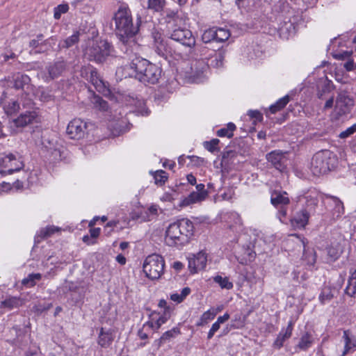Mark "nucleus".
Wrapping results in <instances>:
<instances>
[{"mask_svg":"<svg viewBox=\"0 0 356 356\" xmlns=\"http://www.w3.org/2000/svg\"><path fill=\"white\" fill-rule=\"evenodd\" d=\"M116 73L124 78L134 76L144 83L155 84L161 76L162 70L145 58L136 57L129 65L119 67Z\"/></svg>","mask_w":356,"mask_h":356,"instance_id":"f257e3e1","label":"nucleus"},{"mask_svg":"<svg viewBox=\"0 0 356 356\" xmlns=\"http://www.w3.org/2000/svg\"><path fill=\"white\" fill-rule=\"evenodd\" d=\"M193 222L186 218L171 223L165 232V242L169 246H179L187 243L193 234Z\"/></svg>","mask_w":356,"mask_h":356,"instance_id":"f03ea898","label":"nucleus"},{"mask_svg":"<svg viewBox=\"0 0 356 356\" xmlns=\"http://www.w3.org/2000/svg\"><path fill=\"white\" fill-rule=\"evenodd\" d=\"M113 19L115 31L120 41L127 43L138 31V25H134L131 11L126 6H120L115 13Z\"/></svg>","mask_w":356,"mask_h":356,"instance_id":"7ed1b4c3","label":"nucleus"},{"mask_svg":"<svg viewBox=\"0 0 356 356\" xmlns=\"http://www.w3.org/2000/svg\"><path fill=\"white\" fill-rule=\"evenodd\" d=\"M336 156L329 150L316 153L311 162V170L314 175L320 176L330 171L335 167Z\"/></svg>","mask_w":356,"mask_h":356,"instance_id":"20e7f679","label":"nucleus"},{"mask_svg":"<svg viewBox=\"0 0 356 356\" xmlns=\"http://www.w3.org/2000/svg\"><path fill=\"white\" fill-rule=\"evenodd\" d=\"M164 266V259L159 254H153L145 259L143 268L148 278L156 280L163 273Z\"/></svg>","mask_w":356,"mask_h":356,"instance_id":"39448f33","label":"nucleus"},{"mask_svg":"<svg viewBox=\"0 0 356 356\" xmlns=\"http://www.w3.org/2000/svg\"><path fill=\"white\" fill-rule=\"evenodd\" d=\"M111 45L106 40L92 41L86 49L90 60L103 63L111 54Z\"/></svg>","mask_w":356,"mask_h":356,"instance_id":"423d86ee","label":"nucleus"},{"mask_svg":"<svg viewBox=\"0 0 356 356\" xmlns=\"http://www.w3.org/2000/svg\"><path fill=\"white\" fill-rule=\"evenodd\" d=\"M24 166L22 158L18 154L13 153L0 154V175L2 177L19 171Z\"/></svg>","mask_w":356,"mask_h":356,"instance_id":"0eeeda50","label":"nucleus"},{"mask_svg":"<svg viewBox=\"0 0 356 356\" xmlns=\"http://www.w3.org/2000/svg\"><path fill=\"white\" fill-rule=\"evenodd\" d=\"M170 38L183 45L188 47H193L195 44V39L192 32L181 25L175 26L173 28L168 29Z\"/></svg>","mask_w":356,"mask_h":356,"instance_id":"6e6552de","label":"nucleus"},{"mask_svg":"<svg viewBox=\"0 0 356 356\" xmlns=\"http://www.w3.org/2000/svg\"><path fill=\"white\" fill-rule=\"evenodd\" d=\"M270 202L275 207L279 209L278 217L282 221V218H284L286 216L287 211L286 207L290 202L287 193L280 191H273L270 196Z\"/></svg>","mask_w":356,"mask_h":356,"instance_id":"1a4fd4ad","label":"nucleus"},{"mask_svg":"<svg viewBox=\"0 0 356 356\" xmlns=\"http://www.w3.org/2000/svg\"><path fill=\"white\" fill-rule=\"evenodd\" d=\"M354 106L353 99L346 90L339 92L336 99L335 110L337 114L342 115L349 113Z\"/></svg>","mask_w":356,"mask_h":356,"instance_id":"9d476101","label":"nucleus"},{"mask_svg":"<svg viewBox=\"0 0 356 356\" xmlns=\"http://www.w3.org/2000/svg\"><path fill=\"white\" fill-rule=\"evenodd\" d=\"M88 124L81 119L72 120L67 127V134L72 139L83 138L87 132Z\"/></svg>","mask_w":356,"mask_h":356,"instance_id":"9b49d317","label":"nucleus"},{"mask_svg":"<svg viewBox=\"0 0 356 356\" xmlns=\"http://www.w3.org/2000/svg\"><path fill=\"white\" fill-rule=\"evenodd\" d=\"M65 69L66 64L63 60L56 61L49 64L41 72V76L44 81L49 82L60 76Z\"/></svg>","mask_w":356,"mask_h":356,"instance_id":"f8f14e48","label":"nucleus"},{"mask_svg":"<svg viewBox=\"0 0 356 356\" xmlns=\"http://www.w3.org/2000/svg\"><path fill=\"white\" fill-rule=\"evenodd\" d=\"M266 159L278 170L282 171L286 166L285 153L281 150H274L266 154Z\"/></svg>","mask_w":356,"mask_h":356,"instance_id":"ddd939ff","label":"nucleus"},{"mask_svg":"<svg viewBox=\"0 0 356 356\" xmlns=\"http://www.w3.org/2000/svg\"><path fill=\"white\" fill-rule=\"evenodd\" d=\"M312 213V207L309 210L302 209L296 212L291 220V225L296 228H304L308 222L309 216Z\"/></svg>","mask_w":356,"mask_h":356,"instance_id":"4468645a","label":"nucleus"},{"mask_svg":"<svg viewBox=\"0 0 356 356\" xmlns=\"http://www.w3.org/2000/svg\"><path fill=\"white\" fill-rule=\"evenodd\" d=\"M38 113L36 111H29L22 113L14 120V123L17 127H24L30 124L38 122Z\"/></svg>","mask_w":356,"mask_h":356,"instance_id":"2eb2a0df","label":"nucleus"},{"mask_svg":"<svg viewBox=\"0 0 356 356\" xmlns=\"http://www.w3.org/2000/svg\"><path fill=\"white\" fill-rule=\"evenodd\" d=\"M207 66L202 61H196L191 67V79L194 83H200L203 81L205 75L204 72Z\"/></svg>","mask_w":356,"mask_h":356,"instance_id":"dca6fc26","label":"nucleus"},{"mask_svg":"<svg viewBox=\"0 0 356 356\" xmlns=\"http://www.w3.org/2000/svg\"><path fill=\"white\" fill-rule=\"evenodd\" d=\"M293 325L294 322L293 321H290L286 329L281 330L274 341L273 346L275 348L280 349L283 346L284 342L291 337L293 329Z\"/></svg>","mask_w":356,"mask_h":356,"instance_id":"f3484780","label":"nucleus"},{"mask_svg":"<svg viewBox=\"0 0 356 356\" xmlns=\"http://www.w3.org/2000/svg\"><path fill=\"white\" fill-rule=\"evenodd\" d=\"M13 81L15 88L25 90L26 93L31 90V79L28 75L19 73L15 76Z\"/></svg>","mask_w":356,"mask_h":356,"instance_id":"a211bd4d","label":"nucleus"},{"mask_svg":"<svg viewBox=\"0 0 356 356\" xmlns=\"http://www.w3.org/2000/svg\"><path fill=\"white\" fill-rule=\"evenodd\" d=\"M327 261L332 262L336 261L343 252V247L340 243H332L326 248Z\"/></svg>","mask_w":356,"mask_h":356,"instance_id":"6ab92c4d","label":"nucleus"},{"mask_svg":"<svg viewBox=\"0 0 356 356\" xmlns=\"http://www.w3.org/2000/svg\"><path fill=\"white\" fill-rule=\"evenodd\" d=\"M165 19L168 29L183 24V19L179 15L178 12L175 10H168Z\"/></svg>","mask_w":356,"mask_h":356,"instance_id":"aec40b11","label":"nucleus"},{"mask_svg":"<svg viewBox=\"0 0 356 356\" xmlns=\"http://www.w3.org/2000/svg\"><path fill=\"white\" fill-rule=\"evenodd\" d=\"M205 199L204 193L193 191L181 201L180 206L187 207L193 204L201 202Z\"/></svg>","mask_w":356,"mask_h":356,"instance_id":"412c9836","label":"nucleus"},{"mask_svg":"<svg viewBox=\"0 0 356 356\" xmlns=\"http://www.w3.org/2000/svg\"><path fill=\"white\" fill-rule=\"evenodd\" d=\"M342 338L344 341V350L341 356H345L350 353L353 348L356 347V339L353 336L350 335L348 330L343 331Z\"/></svg>","mask_w":356,"mask_h":356,"instance_id":"4be33fe9","label":"nucleus"},{"mask_svg":"<svg viewBox=\"0 0 356 356\" xmlns=\"http://www.w3.org/2000/svg\"><path fill=\"white\" fill-rule=\"evenodd\" d=\"M24 304L22 298L15 296H10L1 302L0 308H6L8 310L18 308Z\"/></svg>","mask_w":356,"mask_h":356,"instance_id":"5701e85b","label":"nucleus"},{"mask_svg":"<svg viewBox=\"0 0 356 356\" xmlns=\"http://www.w3.org/2000/svg\"><path fill=\"white\" fill-rule=\"evenodd\" d=\"M113 341V336L111 330L104 331V328H101L99 337L98 344L102 348L108 347Z\"/></svg>","mask_w":356,"mask_h":356,"instance_id":"b1692460","label":"nucleus"},{"mask_svg":"<svg viewBox=\"0 0 356 356\" xmlns=\"http://www.w3.org/2000/svg\"><path fill=\"white\" fill-rule=\"evenodd\" d=\"M225 52L224 50H219L218 51L213 52V55H212L209 58L208 65L215 67L219 68L223 65V60L225 58Z\"/></svg>","mask_w":356,"mask_h":356,"instance_id":"393cba45","label":"nucleus"},{"mask_svg":"<svg viewBox=\"0 0 356 356\" xmlns=\"http://www.w3.org/2000/svg\"><path fill=\"white\" fill-rule=\"evenodd\" d=\"M332 88L333 86L330 81L327 80V79H323L318 85L317 97L319 99H323L325 96L331 92Z\"/></svg>","mask_w":356,"mask_h":356,"instance_id":"a878e982","label":"nucleus"},{"mask_svg":"<svg viewBox=\"0 0 356 356\" xmlns=\"http://www.w3.org/2000/svg\"><path fill=\"white\" fill-rule=\"evenodd\" d=\"M314 341L313 336L310 333L306 332L300 337L297 347L302 350H307L312 346Z\"/></svg>","mask_w":356,"mask_h":356,"instance_id":"bb28decb","label":"nucleus"},{"mask_svg":"<svg viewBox=\"0 0 356 356\" xmlns=\"http://www.w3.org/2000/svg\"><path fill=\"white\" fill-rule=\"evenodd\" d=\"M42 144L47 151L50 152L51 154L54 156V159L60 160L61 159V152L59 148L54 144L53 141L47 140L45 139L43 140Z\"/></svg>","mask_w":356,"mask_h":356,"instance_id":"cd10ccee","label":"nucleus"},{"mask_svg":"<svg viewBox=\"0 0 356 356\" xmlns=\"http://www.w3.org/2000/svg\"><path fill=\"white\" fill-rule=\"evenodd\" d=\"M327 198L330 200L332 204L334 206L333 216L339 218L344 213V207L342 202L339 198L333 196H330Z\"/></svg>","mask_w":356,"mask_h":356,"instance_id":"c85d7f7f","label":"nucleus"},{"mask_svg":"<svg viewBox=\"0 0 356 356\" xmlns=\"http://www.w3.org/2000/svg\"><path fill=\"white\" fill-rule=\"evenodd\" d=\"M1 104L3 105L5 112L8 115H12L19 110V103L17 101L12 100L11 102H6V99H1Z\"/></svg>","mask_w":356,"mask_h":356,"instance_id":"c756f323","label":"nucleus"},{"mask_svg":"<svg viewBox=\"0 0 356 356\" xmlns=\"http://www.w3.org/2000/svg\"><path fill=\"white\" fill-rule=\"evenodd\" d=\"M79 35L80 33L79 31L74 32L71 36L67 38L63 41H60L59 43V47L60 48H65L68 49L75 44L78 43L79 40Z\"/></svg>","mask_w":356,"mask_h":356,"instance_id":"7c9ffc66","label":"nucleus"},{"mask_svg":"<svg viewBox=\"0 0 356 356\" xmlns=\"http://www.w3.org/2000/svg\"><path fill=\"white\" fill-rule=\"evenodd\" d=\"M217 312H215L213 308L207 310L201 316L200 321L197 323V325L204 326L207 324L209 321L213 320Z\"/></svg>","mask_w":356,"mask_h":356,"instance_id":"2f4dec72","label":"nucleus"},{"mask_svg":"<svg viewBox=\"0 0 356 356\" xmlns=\"http://www.w3.org/2000/svg\"><path fill=\"white\" fill-rule=\"evenodd\" d=\"M179 334L180 330L178 327H173L172 330L164 332L163 335L160 337V339L158 340L159 346H161L167 341L170 340L171 338H173Z\"/></svg>","mask_w":356,"mask_h":356,"instance_id":"473e14b6","label":"nucleus"},{"mask_svg":"<svg viewBox=\"0 0 356 356\" xmlns=\"http://www.w3.org/2000/svg\"><path fill=\"white\" fill-rule=\"evenodd\" d=\"M289 102V95H286L277 100L274 104L271 105L269 110L272 113H275L284 108Z\"/></svg>","mask_w":356,"mask_h":356,"instance_id":"72a5a7b5","label":"nucleus"},{"mask_svg":"<svg viewBox=\"0 0 356 356\" xmlns=\"http://www.w3.org/2000/svg\"><path fill=\"white\" fill-rule=\"evenodd\" d=\"M236 129V126L234 123L229 122L226 127L222 128L217 131V136L219 137H227L231 138L234 136V131Z\"/></svg>","mask_w":356,"mask_h":356,"instance_id":"f704fd0d","label":"nucleus"},{"mask_svg":"<svg viewBox=\"0 0 356 356\" xmlns=\"http://www.w3.org/2000/svg\"><path fill=\"white\" fill-rule=\"evenodd\" d=\"M154 42L155 51L158 55L165 56L166 53V47L163 43V40L161 38L160 35L156 34V35L154 36Z\"/></svg>","mask_w":356,"mask_h":356,"instance_id":"c9c22d12","label":"nucleus"},{"mask_svg":"<svg viewBox=\"0 0 356 356\" xmlns=\"http://www.w3.org/2000/svg\"><path fill=\"white\" fill-rule=\"evenodd\" d=\"M333 297L334 294L332 289L330 287L325 286L322 289L319 295V300L321 304L324 305L331 301Z\"/></svg>","mask_w":356,"mask_h":356,"instance_id":"e433bc0d","label":"nucleus"},{"mask_svg":"<svg viewBox=\"0 0 356 356\" xmlns=\"http://www.w3.org/2000/svg\"><path fill=\"white\" fill-rule=\"evenodd\" d=\"M191 290L189 287L182 289L180 293H173L170 295V299L177 303H181L190 294Z\"/></svg>","mask_w":356,"mask_h":356,"instance_id":"4c0bfd02","label":"nucleus"},{"mask_svg":"<svg viewBox=\"0 0 356 356\" xmlns=\"http://www.w3.org/2000/svg\"><path fill=\"white\" fill-rule=\"evenodd\" d=\"M245 325V318H242L240 315L235 316L234 318L232 319L230 326L231 329H240L244 327ZM224 330L225 334L227 333L229 331V329H228V327H226Z\"/></svg>","mask_w":356,"mask_h":356,"instance_id":"58836bf2","label":"nucleus"},{"mask_svg":"<svg viewBox=\"0 0 356 356\" xmlns=\"http://www.w3.org/2000/svg\"><path fill=\"white\" fill-rule=\"evenodd\" d=\"M165 4V0H147V8L155 12H160L163 9Z\"/></svg>","mask_w":356,"mask_h":356,"instance_id":"ea45409f","label":"nucleus"},{"mask_svg":"<svg viewBox=\"0 0 356 356\" xmlns=\"http://www.w3.org/2000/svg\"><path fill=\"white\" fill-rule=\"evenodd\" d=\"M193 258L196 262L197 270H200L205 268L207 261L206 253L200 252L196 255H195Z\"/></svg>","mask_w":356,"mask_h":356,"instance_id":"a19ab883","label":"nucleus"},{"mask_svg":"<svg viewBox=\"0 0 356 356\" xmlns=\"http://www.w3.org/2000/svg\"><path fill=\"white\" fill-rule=\"evenodd\" d=\"M213 280L216 283L218 284L222 289H231L234 286L232 282H231L227 277H222L220 275H216L213 277Z\"/></svg>","mask_w":356,"mask_h":356,"instance_id":"79ce46f5","label":"nucleus"},{"mask_svg":"<svg viewBox=\"0 0 356 356\" xmlns=\"http://www.w3.org/2000/svg\"><path fill=\"white\" fill-rule=\"evenodd\" d=\"M215 35L216 41L224 42L229 38L230 33L227 29L219 28L216 29H215Z\"/></svg>","mask_w":356,"mask_h":356,"instance_id":"37998d69","label":"nucleus"},{"mask_svg":"<svg viewBox=\"0 0 356 356\" xmlns=\"http://www.w3.org/2000/svg\"><path fill=\"white\" fill-rule=\"evenodd\" d=\"M154 182L156 185L162 186L168 179L167 173L162 170H157L153 174Z\"/></svg>","mask_w":356,"mask_h":356,"instance_id":"c03bdc74","label":"nucleus"},{"mask_svg":"<svg viewBox=\"0 0 356 356\" xmlns=\"http://www.w3.org/2000/svg\"><path fill=\"white\" fill-rule=\"evenodd\" d=\"M302 259L306 261L307 264L314 266L316 260V252L313 250H306L304 249Z\"/></svg>","mask_w":356,"mask_h":356,"instance_id":"a18cd8bd","label":"nucleus"},{"mask_svg":"<svg viewBox=\"0 0 356 356\" xmlns=\"http://www.w3.org/2000/svg\"><path fill=\"white\" fill-rule=\"evenodd\" d=\"M41 278L42 275L40 273H32L22 280V284L29 286H33L35 284V281H38Z\"/></svg>","mask_w":356,"mask_h":356,"instance_id":"49530a36","label":"nucleus"},{"mask_svg":"<svg viewBox=\"0 0 356 356\" xmlns=\"http://www.w3.org/2000/svg\"><path fill=\"white\" fill-rule=\"evenodd\" d=\"M92 103L95 108L102 111H106L108 108L107 102L99 96H94Z\"/></svg>","mask_w":356,"mask_h":356,"instance_id":"de8ad7c7","label":"nucleus"},{"mask_svg":"<svg viewBox=\"0 0 356 356\" xmlns=\"http://www.w3.org/2000/svg\"><path fill=\"white\" fill-rule=\"evenodd\" d=\"M202 40L204 43H208L213 40L216 41L215 29L206 30L202 35Z\"/></svg>","mask_w":356,"mask_h":356,"instance_id":"09e8293b","label":"nucleus"},{"mask_svg":"<svg viewBox=\"0 0 356 356\" xmlns=\"http://www.w3.org/2000/svg\"><path fill=\"white\" fill-rule=\"evenodd\" d=\"M60 228L55 226H48L45 229L40 231V236L42 238H46L51 236L55 232H59Z\"/></svg>","mask_w":356,"mask_h":356,"instance_id":"8fccbe9b","label":"nucleus"},{"mask_svg":"<svg viewBox=\"0 0 356 356\" xmlns=\"http://www.w3.org/2000/svg\"><path fill=\"white\" fill-rule=\"evenodd\" d=\"M220 140L217 138L212 139L210 141H206L204 143V147L209 152H214L218 149V145Z\"/></svg>","mask_w":356,"mask_h":356,"instance_id":"3c124183","label":"nucleus"},{"mask_svg":"<svg viewBox=\"0 0 356 356\" xmlns=\"http://www.w3.org/2000/svg\"><path fill=\"white\" fill-rule=\"evenodd\" d=\"M306 207L304 209L309 210V208L312 207V212H314L315 210V207L317 206L318 203V198L316 196L309 195L306 197Z\"/></svg>","mask_w":356,"mask_h":356,"instance_id":"603ef678","label":"nucleus"},{"mask_svg":"<svg viewBox=\"0 0 356 356\" xmlns=\"http://www.w3.org/2000/svg\"><path fill=\"white\" fill-rule=\"evenodd\" d=\"M69 6L67 4H60L54 8V17L56 19L60 18L61 14L68 11Z\"/></svg>","mask_w":356,"mask_h":356,"instance_id":"864d4df0","label":"nucleus"},{"mask_svg":"<svg viewBox=\"0 0 356 356\" xmlns=\"http://www.w3.org/2000/svg\"><path fill=\"white\" fill-rule=\"evenodd\" d=\"M345 291L350 296H354L356 293V281H353L349 278Z\"/></svg>","mask_w":356,"mask_h":356,"instance_id":"5fc2aeb1","label":"nucleus"},{"mask_svg":"<svg viewBox=\"0 0 356 356\" xmlns=\"http://www.w3.org/2000/svg\"><path fill=\"white\" fill-rule=\"evenodd\" d=\"M355 132H356V124H354L351 127L347 128L345 131H341L339 134V137L340 138L344 139V138L349 137L350 136H351L352 134H353Z\"/></svg>","mask_w":356,"mask_h":356,"instance_id":"6e6d98bb","label":"nucleus"},{"mask_svg":"<svg viewBox=\"0 0 356 356\" xmlns=\"http://www.w3.org/2000/svg\"><path fill=\"white\" fill-rule=\"evenodd\" d=\"M343 67L347 71H352L356 69V62L354 57L348 58V60L344 63Z\"/></svg>","mask_w":356,"mask_h":356,"instance_id":"4d7b16f0","label":"nucleus"},{"mask_svg":"<svg viewBox=\"0 0 356 356\" xmlns=\"http://www.w3.org/2000/svg\"><path fill=\"white\" fill-rule=\"evenodd\" d=\"M21 103L24 108H30L33 105V99L29 94L26 95V97L24 98V99H23V97H22Z\"/></svg>","mask_w":356,"mask_h":356,"instance_id":"13d9d810","label":"nucleus"},{"mask_svg":"<svg viewBox=\"0 0 356 356\" xmlns=\"http://www.w3.org/2000/svg\"><path fill=\"white\" fill-rule=\"evenodd\" d=\"M220 325L216 321L212 325L210 330L208 332L207 339H211L214 334L220 329Z\"/></svg>","mask_w":356,"mask_h":356,"instance_id":"bf43d9fd","label":"nucleus"},{"mask_svg":"<svg viewBox=\"0 0 356 356\" xmlns=\"http://www.w3.org/2000/svg\"><path fill=\"white\" fill-rule=\"evenodd\" d=\"M248 115L251 118H254L259 122H261L263 120L262 114L258 111H249Z\"/></svg>","mask_w":356,"mask_h":356,"instance_id":"052dcab7","label":"nucleus"},{"mask_svg":"<svg viewBox=\"0 0 356 356\" xmlns=\"http://www.w3.org/2000/svg\"><path fill=\"white\" fill-rule=\"evenodd\" d=\"M188 268L191 273H197L199 270H197V267L196 266V262L194 258H190L188 260Z\"/></svg>","mask_w":356,"mask_h":356,"instance_id":"680f3d73","label":"nucleus"},{"mask_svg":"<svg viewBox=\"0 0 356 356\" xmlns=\"http://www.w3.org/2000/svg\"><path fill=\"white\" fill-rule=\"evenodd\" d=\"M170 318V313L168 310H165L164 314L161 316L157 320L161 323V325L165 323Z\"/></svg>","mask_w":356,"mask_h":356,"instance_id":"e2e57ef3","label":"nucleus"},{"mask_svg":"<svg viewBox=\"0 0 356 356\" xmlns=\"http://www.w3.org/2000/svg\"><path fill=\"white\" fill-rule=\"evenodd\" d=\"M42 38H43V35L42 34H39L37 36V40L33 39V40L30 41V42H29L30 47H37L39 45V41L42 40Z\"/></svg>","mask_w":356,"mask_h":356,"instance_id":"0e129e2a","label":"nucleus"},{"mask_svg":"<svg viewBox=\"0 0 356 356\" xmlns=\"http://www.w3.org/2000/svg\"><path fill=\"white\" fill-rule=\"evenodd\" d=\"M229 317V314L228 313H225L223 316H218L216 322L220 325L228 321Z\"/></svg>","mask_w":356,"mask_h":356,"instance_id":"69168bd1","label":"nucleus"},{"mask_svg":"<svg viewBox=\"0 0 356 356\" xmlns=\"http://www.w3.org/2000/svg\"><path fill=\"white\" fill-rule=\"evenodd\" d=\"M204 185L203 184H199L196 185V189L198 193H202L205 194V197L208 195V192L204 189Z\"/></svg>","mask_w":356,"mask_h":356,"instance_id":"338daca9","label":"nucleus"},{"mask_svg":"<svg viewBox=\"0 0 356 356\" xmlns=\"http://www.w3.org/2000/svg\"><path fill=\"white\" fill-rule=\"evenodd\" d=\"M334 104V97L332 96L326 101L324 105V109H329L333 106Z\"/></svg>","mask_w":356,"mask_h":356,"instance_id":"774afa93","label":"nucleus"}]
</instances>
